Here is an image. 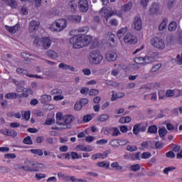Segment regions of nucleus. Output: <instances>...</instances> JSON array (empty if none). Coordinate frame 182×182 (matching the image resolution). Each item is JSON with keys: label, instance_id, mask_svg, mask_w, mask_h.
Wrapping results in <instances>:
<instances>
[{"label": "nucleus", "instance_id": "obj_50", "mask_svg": "<svg viewBox=\"0 0 182 182\" xmlns=\"http://www.w3.org/2000/svg\"><path fill=\"white\" fill-rule=\"evenodd\" d=\"M112 147H119V139H113L109 142Z\"/></svg>", "mask_w": 182, "mask_h": 182}, {"label": "nucleus", "instance_id": "obj_38", "mask_svg": "<svg viewBox=\"0 0 182 182\" xmlns=\"http://www.w3.org/2000/svg\"><path fill=\"white\" fill-rule=\"evenodd\" d=\"M111 167L116 168V170H123V166L119 165V162H113L111 164Z\"/></svg>", "mask_w": 182, "mask_h": 182}, {"label": "nucleus", "instance_id": "obj_52", "mask_svg": "<svg viewBox=\"0 0 182 182\" xmlns=\"http://www.w3.org/2000/svg\"><path fill=\"white\" fill-rule=\"evenodd\" d=\"M78 102L83 107V106H86V105H87V103H89V100H87L86 98H82Z\"/></svg>", "mask_w": 182, "mask_h": 182}, {"label": "nucleus", "instance_id": "obj_60", "mask_svg": "<svg viewBox=\"0 0 182 182\" xmlns=\"http://www.w3.org/2000/svg\"><path fill=\"white\" fill-rule=\"evenodd\" d=\"M151 157V154L150 152H144L141 154V159H150Z\"/></svg>", "mask_w": 182, "mask_h": 182}, {"label": "nucleus", "instance_id": "obj_7", "mask_svg": "<svg viewBox=\"0 0 182 182\" xmlns=\"http://www.w3.org/2000/svg\"><path fill=\"white\" fill-rule=\"evenodd\" d=\"M151 46L159 50H164L166 48L164 41L159 37H154L151 40Z\"/></svg>", "mask_w": 182, "mask_h": 182}, {"label": "nucleus", "instance_id": "obj_3", "mask_svg": "<svg viewBox=\"0 0 182 182\" xmlns=\"http://www.w3.org/2000/svg\"><path fill=\"white\" fill-rule=\"evenodd\" d=\"M100 14H101L102 18H104V23L105 25H109V18L113 16L114 15H117L119 18L123 16V14L119 13L117 10H113L112 8L110 7H103L100 9Z\"/></svg>", "mask_w": 182, "mask_h": 182}, {"label": "nucleus", "instance_id": "obj_39", "mask_svg": "<svg viewBox=\"0 0 182 182\" xmlns=\"http://www.w3.org/2000/svg\"><path fill=\"white\" fill-rule=\"evenodd\" d=\"M77 31V32H80L81 33H87V32H89V27L87 26H85L78 28Z\"/></svg>", "mask_w": 182, "mask_h": 182}, {"label": "nucleus", "instance_id": "obj_58", "mask_svg": "<svg viewBox=\"0 0 182 182\" xmlns=\"http://www.w3.org/2000/svg\"><path fill=\"white\" fill-rule=\"evenodd\" d=\"M16 72H17V73L26 75V76H28V75H29V74H28V71L27 70H25L22 69V68H17L16 69Z\"/></svg>", "mask_w": 182, "mask_h": 182}, {"label": "nucleus", "instance_id": "obj_15", "mask_svg": "<svg viewBox=\"0 0 182 182\" xmlns=\"http://www.w3.org/2000/svg\"><path fill=\"white\" fill-rule=\"evenodd\" d=\"M106 59L108 62H114L117 59V53L114 52H109L106 54Z\"/></svg>", "mask_w": 182, "mask_h": 182}, {"label": "nucleus", "instance_id": "obj_45", "mask_svg": "<svg viewBox=\"0 0 182 182\" xmlns=\"http://www.w3.org/2000/svg\"><path fill=\"white\" fill-rule=\"evenodd\" d=\"M159 134L160 137H164V136H166V134H167V129H166V128L159 129Z\"/></svg>", "mask_w": 182, "mask_h": 182}, {"label": "nucleus", "instance_id": "obj_28", "mask_svg": "<svg viewBox=\"0 0 182 182\" xmlns=\"http://www.w3.org/2000/svg\"><path fill=\"white\" fill-rule=\"evenodd\" d=\"M159 9H160V6H159V4H157L156 3H154L151 6L150 9V11L152 14H157V11H159Z\"/></svg>", "mask_w": 182, "mask_h": 182}, {"label": "nucleus", "instance_id": "obj_51", "mask_svg": "<svg viewBox=\"0 0 182 182\" xmlns=\"http://www.w3.org/2000/svg\"><path fill=\"white\" fill-rule=\"evenodd\" d=\"M175 62L177 65H182V53L181 55H177Z\"/></svg>", "mask_w": 182, "mask_h": 182}, {"label": "nucleus", "instance_id": "obj_24", "mask_svg": "<svg viewBox=\"0 0 182 182\" xmlns=\"http://www.w3.org/2000/svg\"><path fill=\"white\" fill-rule=\"evenodd\" d=\"M6 5H9V6H11V8H16L18 4L15 0H2Z\"/></svg>", "mask_w": 182, "mask_h": 182}, {"label": "nucleus", "instance_id": "obj_32", "mask_svg": "<svg viewBox=\"0 0 182 182\" xmlns=\"http://www.w3.org/2000/svg\"><path fill=\"white\" fill-rule=\"evenodd\" d=\"M167 22H168L167 19H164L159 26V30L164 31V29L167 28Z\"/></svg>", "mask_w": 182, "mask_h": 182}, {"label": "nucleus", "instance_id": "obj_26", "mask_svg": "<svg viewBox=\"0 0 182 182\" xmlns=\"http://www.w3.org/2000/svg\"><path fill=\"white\" fill-rule=\"evenodd\" d=\"M97 167H102V168H109L110 167V162L108 161H101L97 162Z\"/></svg>", "mask_w": 182, "mask_h": 182}, {"label": "nucleus", "instance_id": "obj_55", "mask_svg": "<svg viewBox=\"0 0 182 182\" xmlns=\"http://www.w3.org/2000/svg\"><path fill=\"white\" fill-rule=\"evenodd\" d=\"M127 150L128 151H137V146H132V145H128L127 146Z\"/></svg>", "mask_w": 182, "mask_h": 182}, {"label": "nucleus", "instance_id": "obj_30", "mask_svg": "<svg viewBox=\"0 0 182 182\" xmlns=\"http://www.w3.org/2000/svg\"><path fill=\"white\" fill-rule=\"evenodd\" d=\"M6 136H10L11 137H16L18 132L14 129H7Z\"/></svg>", "mask_w": 182, "mask_h": 182}, {"label": "nucleus", "instance_id": "obj_61", "mask_svg": "<svg viewBox=\"0 0 182 182\" xmlns=\"http://www.w3.org/2000/svg\"><path fill=\"white\" fill-rule=\"evenodd\" d=\"M166 156L169 159H174V157H176V154H174V152H173L172 151H169L166 154Z\"/></svg>", "mask_w": 182, "mask_h": 182}, {"label": "nucleus", "instance_id": "obj_23", "mask_svg": "<svg viewBox=\"0 0 182 182\" xmlns=\"http://www.w3.org/2000/svg\"><path fill=\"white\" fill-rule=\"evenodd\" d=\"M153 62H156V58H154V57H144V65H149V63H153Z\"/></svg>", "mask_w": 182, "mask_h": 182}, {"label": "nucleus", "instance_id": "obj_27", "mask_svg": "<svg viewBox=\"0 0 182 182\" xmlns=\"http://www.w3.org/2000/svg\"><path fill=\"white\" fill-rule=\"evenodd\" d=\"M69 8L71 9L72 12H75L77 9V4L75 0H72L68 4Z\"/></svg>", "mask_w": 182, "mask_h": 182}, {"label": "nucleus", "instance_id": "obj_40", "mask_svg": "<svg viewBox=\"0 0 182 182\" xmlns=\"http://www.w3.org/2000/svg\"><path fill=\"white\" fill-rule=\"evenodd\" d=\"M166 128L168 129V130H169V132H178V128L176 127H175L173 124H167L166 125Z\"/></svg>", "mask_w": 182, "mask_h": 182}, {"label": "nucleus", "instance_id": "obj_63", "mask_svg": "<svg viewBox=\"0 0 182 182\" xmlns=\"http://www.w3.org/2000/svg\"><path fill=\"white\" fill-rule=\"evenodd\" d=\"M90 120H92V116L87 114L83 117V122L85 123H87V122H90Z\"/></svg>", "mask_w": 182, "mask_h": 182}, {"label": "nucleus", "instance_id": "obj_17", "mask_svg": "<svg viewBox=\"0 0 182 182\" xmlns=\"http://www.w3.org/2000/svg\"><path fill=\"white\" fill-rule=\"evenodd\" d=\"M44 166L45 165H43V164L33 162V168H32L33 169L31 170V172L41 171L43 168Z\"/></svg>", "mask_w": 182, "mask_h": 182}, {"label": "nucleus", "instance_id": "obj_64", "mask_svg": "<svg viewBox=\"0 0 182 182\" xmlns=\"http://www.w3.org/2000/svg\"><path fill=\"white\" fill-rule=\"evenodd\" d=\"M109 141L107 139H100L97 141V144H107V143H108Z\"/></svg>", "mask_w": 182, "mask_h": 182}, {"label": "nucleus", "instance_id": "obj_36", "mask_svg": "<svg viewBox=\"0 0 182 182\" xmlns=\"http://www.w3.org/2000/svg\"><path fill=\"white\" fill-rule=\"evenodd\" d=\"M109 25H107V26H117L119 25V23L117 21V19L112 18L108 21Z\"/></svg>", "mask_w": 182, "mask_h": 182}, {"label": "nucleus", "instance_id": "obj_18", "mask_svg": "<svg viewBox=\"0 0 182 182\" xmlns=\"http://www.w3.org/2000/svg\"><path fill=\"white\" fill-rule=\"evenodd\" d=\"M33 161H25V166L23 168L24 171H31L32 172V169L33 167Z\"/></svg>", "mask_w": 182, "mask_h": 182}, {"label": "nucleus", "instance_id": "obj_46", "mask_svg": "<svg viewBox=\"0 0 182 182\" xmlns=\"http://www.w3.org/2000/svg\"><path fill=\"white\" fill-rule=\"evenodd\" d=\"M63 181H75V176H70L68 175H64Z\"/></svg>", "mask_w": 182, "mask_h": 182}, {"label": "nucleus", "instance_id": "obj_59", "mask_svg": "<svg viewBox=\"0 0 182 182\" xmlns=\"http://www.w3.org/2000/svg\"><path fill=\"white\" fill-rule=\"evenodd\" d=\"M166 97H173L174 96V90H168L166 92Z\"/></svg>", "mask_w": 182, "mask_h": 182}, {"label": "nucleus", "instance_id": "obj_43", "mask_svg": "<svg viewBox=\"0 0 182 182\" xmlns=\"http://www.w3.org/2000/svg\"><path fill=\"white\" fill-rule=\"evenodd\" d=\"M33 154H38V156H43V151L42 149H31Z\"/></svg>", "mask_w": 182, "mask_h": 182}, {"label": "nucleus", "instance_id": "obj_33", "mask_svg": "<svg viewBox=\"0 0 182 182\" xmlns=\"http://www.w3.org/2000/svg\"><path fill=\"white\" fill-rule=\"evenodd\" d=\"M168 29L170 32H173V31H176V29H177V23L174 21H172L168 25Z\"/></svg>", "mask_w": 182, "mask_h": 182}, {"label": "nucleus", "instance_id": "obj_47", "mask_svg": "<svg viewBox=\"0 0 182 182\" xmlns=\"http://www.w3.org/2000/svg\"><path fill=\"white\" fill-rule=\"evenodd\" d=\"M16 157V154H4V159L12 160Z\"/></svg>", "mask_w": 182, "mask_h": 182}, {"label": "nucleus", "instance_id": "obj_19", "mask_svg": "<svg viewBox=\"0 0 182 182\" xmlns=\"http://www.w3.org/2000/svg\"><path fill=\"white\" fill-rule=\"evenodd\" d=\"M76 150L78 151H92V146H85L83 144H79L76 146Z\"/></svg>", "mask_w": 182, "mask_h": 182}, {"label": "nucleus", "instance_id": "obj_2", "mask_svg": "<svg viewBox=\"0 0 182 182\" xmlns=\"http://www.w3.org/2000/svg\"><path fill=\"white\" fill-rule=\"evenodd\" d=\"M92 38L89 36H75L70 39V43L74 49H80L90 44Z\"/></svg>", "mask_w": 182, "mask_h": 182}, {"label": "nucleus", "instance_id": "obj_37", "mask_svg": "<svg viewBox=\"0 0 182 182\" xmlns=\"http://www.w3.org/2000/svg\"><path fill=\"white\" fill-rule=\"evenodd\" d=\"M160 68H161V63H159V64L154 65L150 70L151 73H154L157 72V70H159V69H160Z\"/></svg>", "mask_w": 182, "mask_h": 182}, {"label": "nucleus", "instance_id": "obj_4", "mask_svg": "<svg viewBox=\"0 0 182 182\" xmlns=\"http://www.w3.org/2000/svg\"><path fill=\"white\" fill-rule=\"evenodd\" d=\"M66 26H68V21L65 18H61L53 21L49 28L52 32H62Z\"/></svg>", "mask_w": 182, "mask_h": 182}, {"label": "nucleus", "instance_id": "obj_56", "mask_svg": "<svg viewBox=\"0 0 182 182\" xmlns=\"http://www.w3.org/2000/svg\"><path fill=\"white\" fill-rule=\"evenodd\" d=\"M129 143V141L126 139H118L119 146H126Z\"/></svg>", "mask_w": 182, "mask_h": 182}, {"label": "nucleus", "instance_id": "obj_62", "mask_svg": "<svg viewBox=\"0 0 182 182\" xmlns=\"http://www.w3.org/2000/svg\"><path fill=\"white\" fill-rule=\"evenodd\" d=\"M173 170H176V167L171 166V167L166 168L164 170V174H168V172L169 171H173Z\"/></svg>", "mask_w": 182, "mask_h": 182}, {"label": "nucleus", "instance_id": "obj_29", "mask_svg": "<svg viewBox=\"0 0 182 182\" xmlns=\"http://www.w3.org/2000/svg\"><path fill=\"white\" fill-rule=\"evenodd\" d=\"M110 118V116L109 114H105L100 115L97 118L98 122H106L107 120H109Z\"/></svg>", "mask_w": 182, "mask_h": 182}, {"label": "nucleus", "instance_id": "obj_5", "mask_svg": "<svg viewBox=\"0 0 182 182\" xmlns=\"http://www.w3.org/2000/svg\"><path fill=\"white\" fill-rule=\"evenodd\" d=\"M33 45H35V46H41L43 49L46 50L50 48L52 45V40H50L49 37H43L41 38L39 37H35Z\"/></svg>", "mask_w": 182, "mask_h": 182}, {"label": "nucleus", "instance_id": "obj_25", "mask_svg": "<svg viewBox=\"0 0 182 182\" xmlns=\"http://www.w3.org/2000/svg\"><path fill=\"white\" fill-rule=\"evenodd\" d=\"M52 100V97L49 95H43L41 97V103H48Z\"/></svg>", "mask_w": 182, "mask_h": 182}, {"label": "nucleus", "instance_id": "obj_22", "mask_svg": "<svg viewBox=\"0 0 182 182\" xmlns=\"http://www.w3.org/2000/svg\"><path fill=\"white\" fill-rule=\"evenodd\" d=\"M46 55L48 56V58H51V59H57L58 55V53H56V51L53 50H48L46 53Z\"/></svg>", "mask_w": 182, "mask_h": 182}, {"label": "nucleus", "instance_id": "obj_35", "mask_svg": "<svg viewBox=\"0 0 182 182\" xmlns=\"http://www.w3.org/2000/svg\"><path fill=\"white\" fill-rule=\"evenodd\" d=\"M140 127H141V124H136L134 126L133 133L134 134H139L140 132Z\"/></svg>", "mask_w": 182, "mask_h": 182}, {"label": "nucleus", "instance_id": "obj_11", "mask_svg": "<svg viewBox=\"0 0 182 182\" xmlns=\"http://www.w3.org/2000/svg\"><path fill=\"white\" fill-rule=\"evenodd\" d=\"M132 8H133V2L129 1L128 3L124 4L121 7V12H118V14H122L123 15V12H130Z\"/></svg>", "mask_w": 182, "mask_h": 182}, {"label": "nucleus", "instance_id": "obj_49", "mask_svg": "<svg viewBox=\"0 0 182 182\" xmlns=\"http://www.w3.org/2000/svg\"><path fill=\"white\" fill-rule=\"evenodd\" d=\"M159 99L160 100H161L163 99H167L166 94L164 92V91L161 90L159 92Z\"/></svg>", "mask_w": 182, "mask_h": 182}, {"label": "nucleus", "instance_id": "obj_8", "mask_svg": "<svg viewBox=\"0 0 182 182\" xmlns=\"http://www.w3.org/2000/svg\"><path fill=\"white\" fill-rule=\"evenodd\" d=\"M124 42L127 43V45H136L137 43V38L132 33H127L124 36Z\"/></svg>", "mask_w": 182, "mask_h": 182}, {"label": "nucleus", "instance_id": "obj_10", "mask_svg": "<svg viewBox=\"0 0 182 182\" xmlns=\"http://www.w3.org/2000/svg\"><path fill=\"white\" fill-rule=\"evenodd\" d=\"M41 25V22L39 21L33 20L29 23L28 31L29 32H35L39 29V26Z\"/></svg>", "mask_w": 182, "mask_h": 182}, {"label": "nucleus", "instance_id": "obj_13", "mask_svg": "<svg viewBox=\"0 0 182 182\" xmlns=\"http://www.w3.org/2000/svg\"><path fill=\"white\" fill-rule=\"evenodd\" d=\"M68 21L74 23H80L82 21V16L80 15H70L68 16Z\"/></svg>", "mask_w": 182, "mask_h": 182}, {"label": "nucleus", "instance_id": "obj_42", "mask_svg": "<svg viewBox=\"0 0 182 182\" xmlns=\"http://www.w3.org/2000/svg\"><path fill=\"white\" fill-rule=\"evenodd\" d=\"M140 170V164H134V165H132L130 166V171H139Z\"/></svg>", "mask_w": 182, "mask_h": 182}, {"label": "nucleus", "instance_id": "obj_20", "mask_svg": "<svg viewBox=\"0 0 182 182\" xmlns=\"http://www.w3.org/2000/svg\"><path fill=\"white\" fill-rule=\"evenodd\" d=\"M127 31H129V28L127 27H124L122 28H120L117 32V36L119 39H122V36H124L126 33H127Z\"/></svg>", "mask_w": 182, "mask_h": 182}, {"label": "nucleus", "instance_id": "obj_41", "mask_svg": "<svg viewBox=\"0 0 182 182\" xmlns=\"http://www.w3.org/2000/svg\"><path fill=\"white\" fill-rule=\"evenodd\" d=\"M134 62L138 65H144V57H138L136 58Z\"/></svg>", "mask_w": 182, "mask_h": 182}, {"label": "nucleus", "instance_id": "obj_31", "mask_svg": "<svg viewBox=\"0 0 182 182\" xmlns=\"http://www.w3.org/2000/svg\"><path fill=\"white\" fill-rule=\"evenodd\" d=\"M110 131L112 132V136L113 137H117L119 134H120V131L119 130V128L117 127H112L110 129Z\"/></svg>", "mask_w": 182, "mask_h": 182}, {"label": "nucleus", "instance_id": "obj_44", "mask_svg": "<svg viewBox=\"0 0 182 182\" xmlns=\"http://www.w3.org/2000/svg\"><path fill=\"white\" fill-rule=\"evenodd\" d=\"M109 154L107 151H104L102 154L98 153L97 154L98 159H106Z\"/></svg>", "mask_w": 182, "mask_h": 182}, {"label": "nucleus", "instance_id": "obj_6", "mask_svg": "<svg viewBox=\"0 0 182 182\" xmlns=\"http://www.w3.org/2000/svg\"><path fill=\"white\" fill-rule=\"evenodd\" d=\"M102 60H103V55L100 54V52L97 50H92L90 53L89 62L92 65H100Z\"/></svg>", "mask_w": 182, "mask_h": 182}, {"label": "nucleus", "instance_id": "obj_54", "mask_svg": "<svg viewBox=\"0 0 182 182\" xmlns=\"http://www.w3.org/2000/svg\"><path fill=\"white\" fill-rule=\"evenodd\" d=\"M82 107H83V106L80 105L79 101L77 102L74 106V109L75 110H77V112H79V110H82Z\"/></svg>", "mask_w": 182, "mask_h": 182}, {"label": "nucleus", "instance_id": "obj_48", "mask_svg": "<svg viewBox=\"0 0 182 182\" xmlns=\"http://www.w3.org/2000/svg\"><path fill=\"white\" fill-rule=\"evenodd\" d=\"M6 99H16L18 95L15 92H10L6 95Z\"/></svg>", "mask_w": 182, "mask_h": 182}, {"label": "nucleus", "instance_id": "obj_16", "mask_svg": "<svg viewBox=\"0 0 182 182\" xmlns=\"http://www.w3.org/2000/svg\"><path fill=\"white\" fill-rule=\"evenodd\" d=\"M58 68H60V69H62L63 70H70L71 72H75V68L72 65H69L68 64L61 63L59 64Z\"/></svg>", "mask_w": 182, "mask_h": 182}, {"label": "nucleus", "instance_id": "obj_1", "mask_svg": "<svg viewBox=\"0 0 182 182\" xmlns=\"http://www.w3.org/2000/svg\"><path fill=\"white\" fill-rule=\"evenodd\" d=\"M75 117L72 115H63L60 112L56 114V124L58 126H61L60 128H57V130H63L65 129H72V123H73Z\"/></svg>", "mask_w": 182, "mask_h": 182}, {"label": "nucleus", "instance_id": "obj_9", "mask_svg": "<svg viewBox=\"0 0 182 182\" xmlns=\"http://www.w3.org/2000/svg\"><path fill=\"white\" fill-rule=\"evenodd\" d=\"M78 8L80 12H87V11H89V2L87 0H80L78 2Z\"/></svg>", "mask_w": 182, "mask_h": 182}, {"label": "nucleus", "instance_id": "obj_57", "mask_svg": "<svg viewBox=\"0 0 182 182\" xmlns=\"http://www.w3.org/2000/svg\"><path fill=\"white\" fill-rule=\"evenodd\" d=\"M23 143L24 144H32V139H31V136H27L23 139Z\"/></svg>", "mask_w": 182, "mask_h": 182}, {"label": "nucleus", "instance_id": "obj_14", "mask_svg": "<svg viewBox=\"0 0 182 182\" xmlns=\"http://www.w3.org/2000/svg\"><path fill=\"white\" fill-rule=\"evenodd\" d=\"M5 28L9 33H16L17 31H19L21 26L19 23L16 24L14 26H5Z\"/></svg>", "mask_w": 182, "mask_h": 182}, {"label": "nucleus", "instance_id": "obj_21", "mask_svg": "<svg viewBox=\"0 0 182 182\" xmlns=\"http://www.w3.org/2000/svg\"><path fill=\"white\" fill-rule=\"evenodd\" d=\"M116 36L113 33H109L108 37V42L110 43L111 46H116L117 43L116 42Z\"/></svg>", "mask_w": 182, "mask_h": 182}, {"label": "nucleus", "instance_id": "obj_12", "mask_svg": "<svg viewBox=\"0 0 182 182\" xmlns=\"http://www.w3.org/2000/svg\"><path fill=\"white\" fill-rule=\"evenodd\" d=\"M134 26L136 31H141L143 24L141 23V18L140 17H136L134 20Z\"/></svg>", "mask_w": 182, "mask_h": 182}, {"label": "nucleus", "instance_id": "obj_34", "mask_svg": "<svg viewBox=\"0 0 182 182\" xmlns=\"http://www.w3.org/2000/svg\"><path fill=\"white\" fill-rule=\"evenodd\" d=\"M147 133H151L152 134H155V133H157V127L156 125L150 126L148 128Z\"/></svg>", "mask_w": 182, "mask_h": 182}, {"label": "nucleus", "instance_id": "obj_53", "mask_svg": "<svg viewBox=\"0 0 182 182\" xmlns=\"http://www.w3.org/2000/svg\"><path fill=\"white\" fill-rule=\"evenodd\" d=\"M99 93H100L99 90L92 89L90 90V96H96L99 95Z\"/></svg>", "mask_w": 182, "mask_h": 182}]
</instances>
